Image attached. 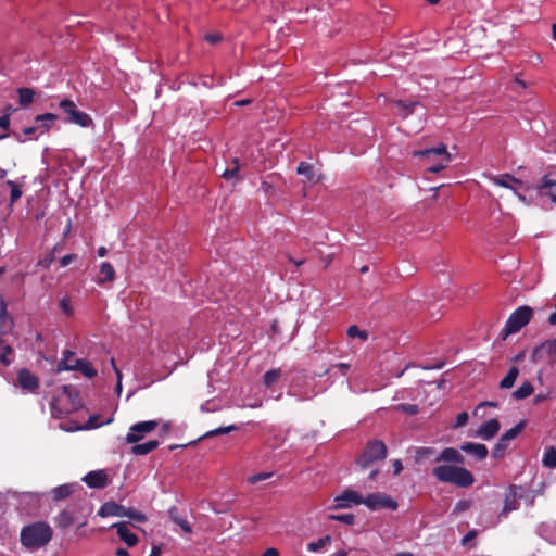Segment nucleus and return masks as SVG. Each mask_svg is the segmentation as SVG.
<instances>
[{
    "label": "nucleus",
    "mask_w": 556,
    "mask_h": 556,
    "mask_svg": "<svg viewBox=\"0 0 556 556\" xmlns=\"http://www.w3.org/2000/svg\"><path fill=\"white\" fill-rule=\"evenodd\" d=\"M261 556H279V553L276 548L270 547L266 549Z\"/></svg>",
    "instance_id": "58"
},
{
    "label": "nucleus",
    "mask_w": 556,
    "mask_h": 556,
    "mask_svg": "<svg viewBox=\"0 0 556 556\" xmlns=\"http://www.w3.org/2000/svg\"><path fill=\"white\" fill-rule=\"evenodd\" d=\"M83 481L89 488L102 489L108 484V475L104 470L90 471L83 478Z\"/></svg>",
    "instance_id": "17"
},
{
    "label": "nucleus",
    "mask_w": 556,
    "mask_h": 556,
    "mask_svg": "<svg viewBox=\"0 0 556 556\" xmlns=\"http://www.w3.org/2000/svg\"><path fill=\"white\" fill-rule=\"evenodd\" d=\"M467 420H468L467 413H465V412L460 413L456 417V425L455 426L456 427H462V426H464L467 422Z\"/></svg>",
    "instance_id": "52"
},
{
    "label": "nucleus",
    "mask_w": 556,
    "mask_h": 556,
    "mask_svg": "<svg viewBox=\"0 0 556 556\" xmlns=\"http://www.w3.org/2000/svg\"><path fill=\"white\" fill-rule=\"evenodd\" d=\"M81 407L79 392L73 386H63L53 396L50 408L55 418H64Z\"/></svg>",
    "instance_id": "2"
},
{
    "label": "nucleus",
    "mask_w": 556,
    "mask_h": 556,
    "mask_svg": "<svg viewBox=\"0 0 556 556\" xmlns=\"http://www.w3.org/2000/svg\"><path fill=\"white\" fill-rule=\"evenodd\" d=\"M417 105H419V102H417V101L406 102V101L400 100V101L395 102L397 113L401 114L403 117H406L409 114H412L415 111V108Z\"/></svg>",
    "instance_id": "32"
},
{
    "label": "nucleus",
    "mask_w": 556,
    "mask_h": 556,
    "mask_svg": "<svg viewBox=\"0 0 556 556\" xmlns=\"http://www.w3.org/2000/svg\"><path fill=\"white\" fill-rule=\"evenodd\" d=\"M532 308L526 305L520 306L516 311H514L504 326L503 331L505 333V337L520 331L525 326L529 324V321L532 318Z\"/></svg>",
    "instance_id": "6"
},
{
    "label": "nucleus",
    "mask_w": 556,
    "mask_h": 556,
    "mask_svg": "<svg viewBox=\"0 0 556 556\" xmlns=\"http://www.w3.org/2000/svg\"><path fill=\"white\" fill-rule=\"evenodd\" d=\"M116 555L117 556H129L128 552L126 549H124V548H118L116 551Z\"/></svg>",
    "instance_id": "64"
},
{
    "label": "nucleus",
    "mask_w": 556,
    "mask_h": 556,
    "mask_svg": "<svg viewBox=\"0 0 556 556\" xmlns=\"http://www.w3.org/2000/svg\"><path fill=\"white\" fill-rule=\"evenodd\" d=\"M542 464L544 467L549 469L556 468V447L555 446H548L545 448L543 457H542Z\"/></svg>",
    "instance_id": "30"
},
{
    "label": "nucleus",
    "mask_w": 556,
    "mask_h": 556,
    "mask_svg": "<svg viewBox=\"0 0 556 556\" xmlns=\"http://www.w3.org/2000/svg\"><path fill=\"white\" fill-rule=\"evenodd\" d=\"M548 399V394H544V393H539L534 396V403L535 404H539V403H542L544 401H546Z\"/></svg>",
    "instance_id": "56"
},
{
    "label": "nucleus",
    "mask_w": 556,
    "mask_h": 556,
    "mask_svg": "<svg viewBox=\"0 0 556 556\" xmlns=\"http://www.w3.org/2000/svg\"><path fill=\"white\" fill-rule=\"evenodd\" d=\"M414 156L425 159L428 164L427 170L431 173H439L447 167L451 155L444 144L426 150H418L414 152Z\"/></svg>",
    "instance_id": "4"
},
{
    "label": "nucleus",
    "mask_w": 556,
    "mask_h": 556,
    "mask_svg": "<svg viewBox=\"0 0 556 556\" xmlns=\"http://www.w3.org/2000/svg\"><path fill=\"white\" fill-rule=\"evenodd\" d=\"M76 258L75 254H67L60 258V265L65 267L70 265Z\"/></svg>",
    "instance_id": "50"
},
{
    "label": "nucleus",
    "mask_w": 556,
    "mask_h": 556,
    "mask_svg": "<svg viewBox=\"0 0 556 556\" xmlns=\"http://www.w3.org/2000/svg\"><path fill=\"white\" fill-rule=\"evenodd\" d=\"M72 230V220L68 219L67 220V224L65 226V229H64V232H63V237L65 238Z\"/></svg>",
    "instance_id": "62"
},
{
    "label": "nucleus",
    "mask_w": 556,
    "mask_h": 556,
    "mask_svg": "<svg viewBox=\"0 0 556 556\" xmlns=\"http://www.w3.org/2000/svg\"><path fill=\"white\" fill-rule=\"evenodd\" d=\"M18 94V103L21 106H27L34 101L35 91L31 88H18L17 89Z\"/></svg>",
    "instance_id": "33"
},
{
    "label": "nucleus",
    "mask_w": 556,
    "mask_h": 556,
    "mask_svg": "<svg viewBox=\"0 0 556 556\" xmlns=\"http://www.w3.org/2000/svg\"><path fill=\"white\" fill-rule=\"evenodd\" d=\"M77 521L76 510L74 508L63 509L55 518V525L60 529H67Z\"/></svg>",
    "instance_id": "22"
},
{
    "label": "nucleus",
    "mask_w": 556,
    "mask_h": 556,
    "mask_svg": "<svg viewBox=\"0 0 556 556\" xmlns=\"http://www.w3.org/2000/svg\"><path fill=\"white\" fill-rule=\"evenodd\" d=\"M217 8L230 9L235 11L242 10L248 5L249 0H213Z\"/></svg>",
    "instance_id": "28"
},
{
    "label": "nucleus",
    "mask_w": 556,
    "mask_h": 556,
    "mask_svg": "<svg viewBox=\"0 0 556 556\" xmlns=\"http://www.w3.org/2000/svg\"><path fill=\"white\" fill-rule=\"evenodd\" d=\"M435 462H450V463H456V464H463L464 457L457 451L453 447H445L441 454L435 458Z\"/></svg>",
    "instance_id": "24"
},
{
    "label": "nucleus",
    "mask_w": 556,
    "mask_h": 556,
    "mask_svg": "<svg viewBox=\"0 0 556 556\" xmlns=\"http://www.w3.org/2000/svg\"><path fill=\"white\" fill-rule=\"evenodd\" d=\"M112 528L116 529L119 539L129 547L135 546L138 543V536L130 531L126 522H116L112 525Z\"/></svg>",
    "instance_id": "18"
},
{
    "label": "nucleus",
    "mask_w": 556,
    "mask_h": 556,
    "mask_svg": "<svg viewBox=\"0 0 556 556\" xmlns=\"http://www.w3.org/2000/svg\"><path fill=\"white\" fill-rule=\"evenodd\" d=\"M460 450L475 456L477 459H484L488 456V447L484 444L467 442L460 446Z\"/></svg>",
    "instance_id": "23"
},
{
    "label": "nucleus",
    "mask_w": 556,
    "mask_h": 556,
    "mask_svg": "<svg viewBox=\"0 0 556 556\" xmlns=\"http://www.w3.org/2000/svg\"><path fill=\"white\" fill-rule=\"evenodd\" d=\"M72 369L80 370L88 378H93L97 375V370L93 368L92 364L86 359H76L74 365L66 364V359H61L58 363V371Z\"/></svg>",
    "instance_id": "15"
},
{
    "label": "nucleus",
    "mask_w": 556,
    "mask_h": 556,
    "mask_svg": "<svg viewBox=\"0 0 556 556\" xmlns=\"http://www.w3.org/2000/svg\"><path fill=\"white\" fill-rule=\"evenodd\" d=\"M205 40L212 45H215L222 40V36L217 33L208 34L205 36Z\"/></svg>",
    "instance_id": "51"
},
{
    "label": "nucleus",
    "mask_w": 556,
    "mask_h": 556,
    "mask_svg": "<svg viewBox=\"0 0 556 556\" xmlns=\"http://www.w3.org/2000/svg\"><path fill=\"white\" fill-rule=\"evenodd\" d=\"M533 356H545L551 361H556V338L546 340L543 343H541L538 348H535V350L533 351Z\"/></svg>",
    "instance_id": "20"
},
{
    "label": "nucleus",
    "mask_w": 556,
    "mask_h": 556,
    "mask_svg": "<svg viewBox=\"0 0 556 556\" xmlns=\"http://www.w3.org/2000/svg\"><path fill=\"white\" fill-rule=\"evenodd\" d=\"M396 409L406 412V413L412 414V415H414V414H416L418 412L416 405H406V404L397 405Z\"/></svg>",
    "instance_id": "49"
},
{
    "label": "nucleus",
    "mask_w": 556,
    "mask_h": 556,
    "mask_svg": "<svg viewBox=\"0 0 556 556\" xmlns=\"http://www.w3.org/2000/svg\"><path fill=\"white\" fill-rule=\"evenodd\" d=\"M387 456V446L380 440L370 441L365 447L357 463L362 468H367L374 462L384 459Z\"/></svg>",
    "instance_id": "7"
},
{
    "label": "nucleus",
    "mask_w": 556,
    "mask_h": 556,
    "mask_svg": "<svg viewBox=\"0 0 556 556\" xmlns=\"http://www.w3.org/2000/svg\"><path fill=\"white\" fill-rule=\"evenodd\" d=\"M392 467H393V473L395 476L400 475L403 470V465H402V462L400 459H394L392 462Z\"/></svg>",
    "instance_id": "53"
},
{
    "label": "nucleus",
    "mask_w": 556,
    "mask_h": 556,
    "mask_svg": "<svg viewBox=\"0 0 556 556\" xmlns=\"http://www.w3.org/2000/svg\"><path fill=\"white\" fill-rule=\"evenodd\" d=\"M519 496L516 486H510L505 495L504 506L500 514L501 517H506L510 511L518 509Z\"/></svg>",
    "instance_id": "19"
},
{
    "label": "nucleus",
    "mask_w": 556,
    "mask_h": 556,
    "mask_svg": "<svg viewBox=\"0 0 556 556\" xmlns=\"http://www.w3.org/2000/svg\"><path fill=\"white\" fill-rule=\"evenodd\" d=\"M16 384L24 392H35L39 388V379L29 369L22 368L16 374Z\"/></svg>",
    "instance_id": "13"
},
{
    "label": "nucleus",
    "mask_w": 556,
    "mask_h": 556,
    "mask_svg": "<svg viewBox=\"0 0 556 556\" xmlns=\"http://www.w3.org/2000/svg\"><path fill=\"white\" fill-rule=\"evenodd\" d=\"M73 484H63L53 489L52 496L55 501L68 497L73 493Z\"/></svg>",
    "instance_id": "35"
},
{
    "label": "nucleus",
    "mask_w": 556,
    "mask_h": 556,
    "mask_svg": "<svg viewBox=\"0 0 556 556\" xmlns=\"http://www.w3.org/2000/svg\"><path fill=\"white\" fill-rule=\"evenodd\" d=\"M471 505H472L471 500H460L455 504L453 514L458 515L460 513H464V511L468 510L471 507Z\"/></svg>",
    "instance_id": "41"
},
{
    "label": "nucleus",
    "mask_w": 556,
    "mask_h": 556,
    "mask_svg": "<svg viewBox=\"0 0 556 556\" xmlns=\"http://www.w3.org/2000/svg\"><path fill=\"white\" fill-rule=\"evenodd\" d=\"M298 174L303 175L307 178L308 181L314 180V170L313 166L307 162H301L298 166Z\"/></svg>",
    "instance_id": "39"
},
{
    "label": "nucleus",
    "mask_w": 556,
    "mask_h": 556,
    "mask_svg": "<svg viewBox=\"0 0 556 556\" xmlns=\"http://www.w3.org/2000/svg\"><path fill=\"white\" fill-rule=\"evenodd\" d=\"M501 425L500 421L495 418H492L484 424H482L477 430V437L483 440L493 439L500 431Z\"/></svg>",
    "instance_id": "16"
},
{
    "label": "nucleus",
    "mask_w": 556,
    "mask_h": 556,
    "mask_svg": "<svg viewBox=\"0 0 556 556\" xmlns=\"http://www.w3.org/2000/svg\"><path fill=\"white\" fill-rule=\"evenodd\" d=\"M61 307L63 309V312L67 315L72 314V307H71V304L70 302L66 300V299H63L61 301Z\"/></svg>",
    "instance_id": "54"
},
{
    "label": "nucleus",
    "mask_w": 556,
    "mask_h": 556,
    "mask_svg": "<svg viewBox=\"0 0 556 556\" xmlns=\"http://www.w3.org/2000/svg\"><path fill=\"white\" fill-rule=\"evenodd\" d=\"M58 119V116L53 113H45L37 115L35 122L38 127L45 128V130H49L52 126V123Z\"/></svg>",
    "instance_id": "31"
},
{
    "label": "nucleus",
    "mask_w": 556,
    "mask_h": 556,
    "mask_svg": "<svg viewBox=\"0 0 556 556\" xmlns=\"http://www.w3.org/2000/svg\"><path fill=\"white\" fill-rule=\"evenodd\" d=\"M519 375V370L516 366H513L509 368L506 376L501 380L500 388L502 389H509L514 386L517 377Z\"/></svg>",
    "instance_id": "34"
},
{
    "label": "nucleus",
    "mask_w": 556,
    "mask_h": 556,
    "mask_svg": "<svg viewBox=\"0 0 556 556\" xmlns=\"http://www.w3.org/2000/svg\"><path fill=\"white\" fill-rule=\"evenodd\" d=\"M280 376L281 370L279 368L267 370L263 376V382L266 387H270L280 378Z\"/></svg>",
    "instance_id": "38"
},
{
    "label": "nucleus",
    "mask_w": 556,
    "mask_h": 556,
    "mask_svg": "<svg viewBox=\"0 0 556 556\" xmlns=\"http://www.w3.org/2000/svg\"><path fill=\"white\" fill-rule=\"evenodd\" d=\"M53 536L51 526L46 521H35L22 528L21 544L28 551H38L47 546Z\"/></svg>",
    "instance_id": "1"
},
{
    "label": "nucleus",
    "mask_w": 556,
    "mask_h": 556,
    "mask_svg": "<svg viewBox=\"0 0 556 556\" xmlns=\"http://www.w3.org/2000/svg\"><path fill=\"white\" fill-rule=\"evenodd\" d=\"M489 179L492 184L498 187L510 189L520 201L529 204V201H527V198L522 194V191L525 190V184L521 180L515 178L513 175H491Z\"/></svg>",
    "instance_id": "9"
},
{
    "label": "nucleus",
    "mask_w": 556,
    "mask_h": 556,
    "mask_svg": "<svg viewBox=\"0 0 556 556\" xmlns=\"http://www.w3.org/2000/svg\"><path fill=\"white\" fill-rule=\"evenodd\" d=\"M328 518L350 526L355 521V516L353 514L329 515Z\"/></svg>",
    "instance_id": "40"
},
{
    "label": "nucleus",
    "mask_w": 556,
    "mask_h": 556,
    "mask_svg": "<svg viewBox=\"0 0 556 556\" xmlns=\"http://www.w3.org/2000/svg\"><path fill=\"white\" fill-rule=\"evenodd\" d=\"M363 496L354 490H345L333 500V509L350 508L353 505L362 504Z\"/></svg>",
    "instance_id": "12"
},
{
    "label": "nucleus",
    "mask_w": 556,
    "mask_h": 556,
    "mask_svg": "<svg viewBox=\"0 0 556 556\" xmlns=\"http://www.w3.org/2000/svg\"><path fill=\"white\" fill-rule=\"evenodd\" d=\"M333 367L340 369L342 375H345L348 372L349 368H350V366L348 364H344V363L337 364Z\"/></svg>",
    "instance_id": "57"
},
{
    "label": "nucleus",
    "mask_w": 556,
    "mask_h": 556,
    "mask_svg": "<svg viewBox=\"0 0 556 556\" xmlns=\"http://www.w3.org/2000/svg\"><path fill=\"white\" fill-rule=\"evenodd\" d=\"M126 517H129V518H131L134 520H137L139 522H144L147 520L146 515H143L142 513L132 510V509H127Z\"/></svg>",
    "instance_id": "48"
},
{
    "label": "nucleus",
    "mask_w": 556,
    "mask_h": 556,
    "mask_svg": "<svg viewBox=\"0 0 556 556\" xmlns=\"http://www.w3.org/2000/svg\"><path fill=\"white\" fill-rule=\"evenodd\" d=\"M157 428L155 420L140 421L132 425L125 438V441L129 444L141 441L148 433H151Z\"/></svg>",
    "instance_id": "11"
},
{
    "label": "nucleus",
    "mask_w": 556,
    "mask_h": 556,
    "mask_svg": "<svg viewBox=\"0 0 556 556\" xmlns=\"http://www.w3.org/2000/svg\"><path fill=\"white\" fill-rule=\"evenodd\" d=\"M10 127V116L8 114L0 116V129L2 134H0V139H3L8 136V130Z\"/></svg>",
    "instance_id": "43"
},
{
    "label": "nucleus",
    "mask_w": 556,
    "mask_h": 556,
    "mask_svg": "<svg viewBox=\"0 0 556 556\" xmlns=\"http://www.w3.org/2000/svg\"><path fill=\"white\" fill-rule=\"evenodd\" d=\"M111 364H112V367H113L114 371L116 372V376H117V379H118V388H121L122 374L118 370V368L116 367L114 358L111 359Z\"/></svg>",
    "instance_id": "59"
},
{
    "label": "nucleus",
    "mask_w": 556,
    "mask_h": 556,
    "mask_svg": "<svg viewBox=\"0 0 556 556\" xmlns=\"http://www.w3.org/2000/svg\"><path fill=\"white\" fill-rule=\"evenodd\" d=\"M98 417L97 416H91L88 420V425L90 428H97L99 427L101 424H99L98 421Z\"/></svg>",
    "instance_id": "60"
},
{
    "label": "nucleus",
    "mask_w": 556,
    "mask_h": 556,
    "mask_svg": "<svg viewBox=\"0 0 556 556\" xmlns=\"http://www.w3.org/2000/svg\"><path fill=\"white\" fill-rule=\"evenodd\" d=\"M14 358V352L10 344L5 340L0 338V364L9 366Z\"/></svg>",
    "instance_id": "26"
},
{
    "label": "nucleus",
    "mask_w": 556,
    "mask_h": 556,
    "mask_svg": "<svg viewBox=\"0 0 556 556\" xmlns=\"http://www.w3.org/2000/svg\"><path fill=\"white\" fill-rule=\"evenodd\" d=\"M540 198H548L553 205H556V179L544 175L535 187Z\"/></svg>",
    "instance_id": "14"
},
{
    "label": "nucleus",
    "mask_w": 556,
    "mask_h": 556,
    "mask_svg": "<svg viewBox=\"0 0 556 556\" xmlns=\"http://www.w3.org/2000/svg\"><path fill=\"white\" fill-rule=\"evenodd\" d=\"M59 106L66 114V117L64 118L65 123L75 124L84 128L93 126V119L91 116L79 111L77 105L71 99H63Z\"/></svg>",
    "instance_id": "5"
},
{
    "label": "nucleus",
    "mask_w": 556,
    "mask_h": 556,
    "mask_svg": "<svg viewBox=\"0 0 556 556\" xmlns=\"http://www.w3.org/2000/svg\"><path fill=\"white\" fill-rule=\"evenodd\" d=\"M348 336L350 338H359L361 340L365 341L367 340V332L364 330H359L357 326H350L348 329Z\"/></svg>",
    "instance_id": "42"
},
{
    "label": "nucleus",
    "mask_w": 556,
    "mask_h": 556,
    "mask_svg": "<svg viewBox=\"0 0 556 556\" xmlns=\"http://www.w3.org/2000/svg\"><path fill=\"white\" fill-rule=\"evenodd\" d=\"M162 553L161 546H153L151 551V555L153 556H160Z\"/></svg>",
    "instance_id": "63"
},
{
    "label": "nucleus",
    "mask_w": 556,
    "mask_h": 556,
    "mask_svg": "<svg viewBox=\"0 0 556 556\" xmlns=\"http://www.w3.org/2000/svg\"><path fill=\"white\" fill-rule=\"evenodd\" d=\"M362 504H364L370 510L390 509L395 510L397 508V502L391 496L384 493H370L366 497H363Z\"/></svg>",
    "instance_id": "10"
},
{
    "label": "nucleus",
    "mask_w": 556,
    "mask_h": 556,
    "mask_svg": "<svg viewBox=\"0 0 556 556\" xmlns=\"http://www.w3.org/2000/svg\"><path fill=\"white\" fill-rule=\"evenodd\" d=\"M174 521L181 528L184 532L192 533V527L190 526L187 519L174 518Z\"/></svg>",
    "instance_id": "47"
},
{
    "label": "nucleus",
    "mask_w": 556,
    "mask_h": 556,
    "mask_svg": "<svg viewBox=\"0 0 556 556\" xmlns=\"http://www.w3.org/2000/svg\"><path fill=\"white\" fill-rule=\"evenodd\" d=\"M432 475L440 482L455 484L460 488L470 486L475 479L472 473L464 468L452 465H440L433 468Z\"/></svg>",
    "instance_id": "3"
},
{
    "label": "nucleus",
    "mask_w": 556,
    "mask_h": 556,
    "mask_svg": "<svg viewBox=\"0 0 556 556\" xmlns=\"http://www.w3.org/2000/svg\"><path fill=\"white\" fill-rule=\"evenodd\" d=\"M237 427L235 425H231V426H228V427H219L217 429H214L212 431H208L205 437H214V435H218V434H225V433H229L233 430H236Z\"/></svg>",
    "instance_id": "44"
},
{
    "label": "nucleus",
    "mask_w": 556,
    "mask_h": 556,
    "mask_svg": "<svg viewBox=\"0 0 556 556\" xmlns=\"http://www.w3.org/2000/svg\"><path fill=\"white\" fill-rule=\"evenodd\" d=\"M433 454V448L431 447H418L415 452V458L417 462H420L425 457H428Z\"/></svg>",
    "instance_id": "45"
},
{
    "label": "nucleus",
    "mask_w": 556,
    "mask_h": 556,
    "mask_svg": "<svg viewBox=\"0 0 556 556\" xmlns=\"http://www.w3.org/2000/svg\"><path fill=\"white\" fill-rule=\"evenodd\" d=\"M270 477H271L270 472H261V473L253 475V476L249 477L248 481L252 484H255V483L266 480Z\"/></svg>",
    "instance_id": "46"
},
{
    "label": "nucleus",
    "mask_w": 556,
    "mask_h": 556,
    "mask_svg": "<svg viewBox=\"0 0 556 556\" xmlns=\"http://www.w3.org/2000/svg\"><path fill=\"white\" fill-rule=\"evenodd\" d=\"M115 279V270L109 262H103L100 267V276L97 279V283L102 285L104 282H111Z\"/></svg>",
    "instance_id": "25"
},
{
    "label": "nucleus",
    "mask_w": 556,
    "mask_h": 556,
    "mask_svg": "<svg viewBox=\"0 0 556 556\" xmlns=\"http://www.w3.org/2000/svg\"><path fill=\"white\" fill-rule=\"evenodd\" d=\"M527 420H520L516 426L510 428L509 430L505 431L501 438L498 439L497 443L492 450V456L495 459H501L505 456L506 451L508 448L509 442L514 439H516L526 428Z\"/></svg>",
    "instance_id": "8"
},
{
    "label": "nucleus",
    "mask_w": 556,
    "mask_h": 556,
    "mask_svg": "<svg viewBox=\"0 0 556 556\" xmlns=\"http://www.w3.org/2000/svg\"><path fill=\"white\" fill-rule=\"evenodd\" d=\"M5 184L10 188V204L13 205L23 194L22 186L13 180H7Z\"/></svg>",
    "instance_id": "36"
},
{
    "label": "nucleus",
    "mask_w": 556,
    "mask_h": 556,
    "mask_svg": "<svg viewBox=\"0 0 556 556\" xmlns=\"http://www.w3.org/2000/svg\"><path fill=\"white\" fill-rule=\"evenodd\" d=\"M73 356H74V353H73L72 351H70V350H65V351L63 352V357H62V359H66V364H70L68 362H70V359H71Z\"/></svg>",
    "instance_id": "61"
},
{
    "label": "nucleus",
    "mask_w": 556,
    "mask_h": 556,
    "mask_svg": "<svg viewBox=\"0 0 556 556\" xmlns=\"http://www.w3.org/2000/svg\"><path fill=\"white\" fill-rule=\"evenodd\" d=\"M330 542H331V536L325 535L323 538H319L316 541L309 542L307 544V551L313 552V553L319 552L321 548L325 547L326 544H328Z\"/></svg>",
    "instance_id": "37"
},
{
    "label": "nucleus",
    "mask_w": 556,
    "mask_h": 556,
    "mask_svg": "<svg viewBox=\"0 0 556 556\" xmlns=\"http://www.w3.org/2000/svg\"><path fill=\"white\" fill-rule=\"evenodd\" d=\"M159 445H160V442L157 440H150L142 444H135L131 447V453L134 455H147V454L151 453L152 451H154L155 448H157Z\"/></svg>",
    "instance_id": "27"
},
{
    "label": "nucleus",
    "mask_w": 556,
    "mask_h": 556,
    "mask_svg": "<svg viewBox=\"0 0 556 556\" xmlns=\"http://www.w3.org/2000/svg\"><path fill=\"white\" fill-rule=\"evenodd\" d=\"M126 514L127 509L115 502H105L104 504L101 505L100 509L98 510V515L100 517H125Z\"/></svg>",
    "instance_id": "21"
},
{
    "label": "nucleus",
    "mask_w": 556,
    "mask_h": 556,
    "mask_svg": "<svg viewBox=\"0 0 556 556\" xmlns=\"http://www.w3.org/2000/svg\"><path fill=\"white\" fill-rule=\"evenodd\" d=\"M534 392V387L530 381L522 382L514 392L513 397L515 400H525Z\"/></svg>",
    "instance_id": "29"
},
{
    "label": "nucleus",
    "mask_w": 556,
    "mask_h": 556,
    "mask_svg": "<svg viewBox=\"0 0 556 556\" xmlns=\"http://www.w3.org/2000/svg\"><path fill=\"white\" fill-rule=\"evenodd\" d=\"M238 169H239L238 166H236L233 169H226L223 173V177H225L227 179L232 178L237 174Z\"/></svg>",
    "instance_id": "55"
}]
</instances>
